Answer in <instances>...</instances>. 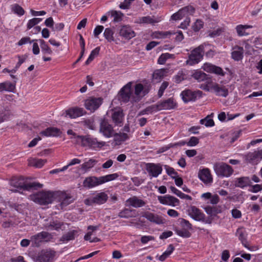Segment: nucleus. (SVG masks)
I'll return each instance as SVG.
<instances>
[{"instance_id": "f257e3e1", "label": "nucleus", "mask_w": 262, "mask_h": 262, "mask_svg": "<svg viewBox=\"0 0 262 262\" xmlns=\"http://www.w3.org/2000/svg\"><path fill=\"white\" fill-rule=\"evenodd\" d=\"M30 199L40 205L51 203L54 198V193L50 191H41L30 195Z\"/></svg>"}, {"instance_id": "f03ea898", "label": "nucleus", "mask_w": 262, "mask_h": 262, "mask_svg": "<svg viewBox=\"0 0 262 262\" xmlns=\"http://www.w3.org/2000/svg\"><path fill=\"white\" fill-rule=\"evenodd\" d=\"M77 143L82 147L91 148H100L105 145L104 142H99L96 138H92L90 135L77 136Z\"/></svg>"}, {"instance_id": "7ed1b4c3", "label": "nucleus", "mask_w": 262, "mask_h": 262, "mask_svg": "<svg viewBox=\"0 0 262 262\" xmlns=\"http://www.w3.org/2000/svg\"><path fill=\"white\" fill-rule=\"evenodd\" d=\"M24 179L21 178L13 177L12 178L10 182L11 186L17 188L23 189L24 190H29L31 189H37L41 188L43 186L42 184L38 182H32L27 184H25L23 182Z\"/></svg>"}, {"instance_id": "20e7f679", "label": "nucleus", "mask_w": 262, "mask_h": 262, "mask_svg": "<svg viewBox=\"0 0 262 262\" xmlns=\"http://www.w3.org/2000/svg\"><path fill=\"white\" fill-rule=\"evenodd\" d=\"M195 9L191 6H187L184 7L181 9L179 10L177 12L174 13L171 16V19L172 20H177L182 19L184 17H187L190 15H192L194 12ZM190 19L186 18L184 23H182L181 25H184L186 27L188 26L190 23Z\"/></svg>"}, {"instance_id": "39448f33", "label": "nucleus", "mask_w": 262, "mask_h": 262, "mask_svg": "<svg viewBox=\"0 0 262 262\" xmlns=\"http://www.w3.org/2000/svg\"><path fill=\"white\" fill-rule=\"evenodd\" d=\"M204 48V45H201L192 50L188 59L186 61V64L193 66L198 63L203 59Z\"/></svg>"}, {"instance_id": "423d86ee", "label": "nucleus", "mask_w": 262, "mask_h": 262, "mask_svg": "<svg viewBox=\"0 0 262 262\" xmlns=\"http://www.w3.org/2000/svg\"><path fill=\"white\" fill-rule=\"evenodd\" d=\"M213 168L216 174L221 177H228L233 172L232 167L223 162L215 163Z\"/></svg>"}, {"instance_id": "0eeeda50", "label": "nucleus", "mask_w": 262, "mask_h": 262, "mask_svg": "<svg viewBox=\"0 0 262 262\" xmlns=\"http://www.w3.org/2000/svg\"><path fill=\"white\" fill-rule=\"evenodd\" d=\"M52 238L53 236L51 233L46 231H42L31 236V241L33 246L38 247L41 243L44 242H49Z\"/></svg>"}, {"instance_id": "6e6552de", "label": "nucleus", "mask_w": 262, "mask_h": 262, "mask_svg": "<svg viewBox=\"0 0 262 262\" xmlns=\"http://www.w3.org/2000/svg\"><path fill=\"white\" fill-rule=\"evenodd\" d=\"M107 199V195L102 192L85 199L84 203L87 206H92L94 204L101 205L105 203Z\"/></svg>"}, {"instance_id": "1a4fd4ad", "label": "nucleus", "mask_w": 262, "mask_h": 262, "mask_svg": "<svg viewBox=\"0 0 262 262\" xmlns=\"http://www.w3.org/2000/svg\"><path fill=\"white\" fill-rule=\"evenodd\" d=\"M56 252L51 249L41 250L36 257L37 262H53Z\"/></svg>"}, {"instance_id": "9d476101", "label": "nucleus", "mask_w": 262, "mask_h": 262, "mask_svg": "<svg viewBox=\"0 0 262 262\" xmlns=\"http://www.w3.org/2000/svg\"><path fill=\"white\" fill-rule=\"evenodd\" d=\"M115 130L112 124L105 119H101L99 125V133L105 138H110L114 135Z\"/></svg>"}, {"instance_id": "9b49d317", "label": "nucleus", "mask_w": 262, "mask_h": 262, "mask_svg": "<svg viewBox=\"0 0 262 262\" xmlns=\"http://www.w3.org/2000/svg\"><path fill=\"white\" fill-rule=\"evenodd\" d=\"M131 85L132 83L129 82L125 86H124L120 91V99L122 101L124 102H127L130 99H133V101H137L139 100V98L137 99L135 98H132V93Z\"/></svg>"}, {"instance_id": "f8f14e48", "label": "nucleus", "mask_w": 262, "mask_h": 262, "mask_svg": "<svg viewBox=\"0 0 262 262\" xmlns=\"http://www.w3.org/2000/svg\"><path fill=\"white\" fill-rule=\"evenodd\" d=\"M181 96L183 101L187 103L189 101H195L198 97H201L202 92L201 91H192L190 90H185L182 92Z\"/></svg>"}, {"instance_id": "ddd939ff", "label": "nucleus", "mask_w": 262, "mask_h": 262, "mask_svg": "<svg viewBox=\"0 0 262 262\" xmlns=\"http://www.w3.org/2000/svg\"><path fill=\"white\" fill-rule=\"evenodd\" d=\"M58 196L59 205L61 209L73 203L76 199L73 194L66 192H60Z\"/></svg>"}, {"instance_id": "4468645a", "label": "nucleus", "mask_w": 262, "mask_h": 262, "mask_svg": "<svg viewBox=\"0 0 262 262\" xmlns=\"http://www.w3.org/2000/svg\"><path fill=\"white\" fill-rule=\"evenodd\" d=\"M102 102L103 99L100 97H92L85 100L84 105L87 110L94 112L99 107Z\"/></svg>"}, {"instance_id": "2eb2a0df", "label": "nucleus", "mask_w": 262, "mask_h": 262, "mask_svg": "<svg viewBox=\"0 0 262 262\" xmlns=\"http://www.w3.org/2000/svg\"><path fill=\"white\" fill-rule=\"evenodd\" d=\"M177 106V103L173 98H169L157 104L158 110L160 111L174 109Z\"/></svg>"}, {"instance_id": "dca6fc26", "label": "nucleus", "mask_w": 262, "mask_h": 262, "mask_svg": "<svg viewBox=\"0 0 262 262\" xmlns=\"http://www.w3.org/2000/svg\"><path fill=\"white\" fill-rule=\"evenodd\" d=\"M119 34L123 38L129 40L136 36V33L129 25L121 26L119 29Z\"/></svg>"}, {"instance_id": "f3484780", "label": "nucleus", "mask_w": 262, "mask_h": 262, "mask_svg": "<svg viewBox=\"0 0 262 262\" xmlns=\"http://www.w3.org/2000/svg\"><path fill=\"white\" fill-rule=\"evenodd\" d=\"M146 169L151 177H157L162 171L160 164L148 163L146 164Z\"/></svg>"}, {"instance_id": "a211bd4d", "label": "nucleus", "mask_w": 262, "mask_h": 262, "mask_svg": "<svg viewBox=\"0 0 262 262\" xmlns=\"http://www.w3.org/2000/svg\"><path fill=\"white\" fill-rule=\"evenodd\" d=\"M210 89L219 96L226 97L229 93L228 88L227 86L217 83H212L210 86Z\"/></svg>"}, {"instance_id": "6ab92c4d", "label": "nucleus", "mask_w": 262, "mask_h": 262, "mask_svg": "<svg viewBox=\"0 0 262 262\" xmlns=\"http://www.w3.org/2000/svg\"><path fill=\"white\" fill-rule=\"evenodd\" d=\"M202 68L208 73H214L222 76L225 75V72L221 67L216 66L210 63H204Z\"/></svg>"}, {"instance_id": "aec40b11", "label": "nucleus", "mask_w": 262, "mask_h": 262, "mask_svg": "<svg viewBox=\"0 0 262 262\" xmlns=\"http://www.w3.org/2000/svg\"><path fill=\"white\" fill-rule=\"evenodd\" d=\"M158 199L160 203L164 205L174 206L179 204V200L177 198L169 195L159 196Z\"/></svg>"}, {"instance_id": "412c9836", "label": "nucleus", "mask_w": 262, "mask_h": 262, "mask_svg": "<svg viewBox=\"0 0 262 262\" xmlns=\"http://www.w3.org/2000/svg\"><path fill=\"white\" fill-rule=\"evenodd\" d=\"M245 158L247 161L252 164H256L262 159V149L248 153Z\"/></svg>"}, {"instance_id": "4be33fe9", "label": "nucleus", "mask_w": 262, "mask_h": 262, "mask_svg": "<svg viewBox=\"0 0 262 262\" xmlns=\"http://www.w3.org/2000/svg\"><path fill=\"white\" fill-rule=\"evenodd\" d=\"M66 114V116H68L71 118H76L85 114L86 112L83 108L74 107L67 110Z\"/></svg>"}, {"instance_id": "5701e85b", "label": "nucleus", "mask_w": 262, "mask_h": 262, "mask_svg": "<svg viewBox=\"0 0 262 262\" xmlns=\"http://www.w3.org/2000/svg\"><path fill=\"white\" fill-rule=\"evenodd\" d=\"M124 115L121 110H115L112 114V119L115 126H121L123 125Z\"/></svg>"}, {"instance_id": "b1692460", "label": "nucleus", "mask_w": 262, "mask_h": 262, "mask_svg": "<svg viewBox=\"0 0 262 262\" xmlns=\"http://www.w3.org/2000/svg\"><path fill=\"white\" fill-rule=\"evenodd\" d=\"M100 181V177H89L85 178L83 181V184L84 187L91 188L102 184Z\"/></svg>"}, {"instance_id": "393cba45", "label": "nucleus", "mask_w": 262, "mask_h": 262, "mask_svg": "<svg viewBox=\"0 0 262 262\" xmlns=\"http://www.w3.org/2000/svg\"><path fill=\"white\" fill-rule=\"evenodd\" d=\"M142 216L149 221L157 224H162L164 223L162 217L149 212H145Z\"/></svg>"}, {"instance_id": "a878e982", "label": "nucleus", "mask_w": 262, "mask_h": 262, "mask_svg": "<svg viewBox=\"0 0 262 262\" xmlns=\"http://www.w3.org/2000/svg\"><path fill=\"white\" fill-rule=\"evenodd\" d=\"M126 202L128 204V206H132L134 208L141 207L146 204L145 201L136 196H133L128 199Z\"/></svg>"}, {"instance_id": "bb28decb", "label": "nucleus", "mask_w": 262, "mask_h": 262, "mask_svg": "<svg viewBox=\"0 0 262 262\" xmlns=\"http://www.w3.org/2000/svg\"><path fill=\"white\" fill-rule=\"evenodd\" d=\"M251 184L250 178L249 177H242L236 178L234 181V185L236 187L244 188L250 186Z\"/></svg>"}, {"instance_id": "cd10ccee", "label": "nucleus", "mask_w": 262, "mask_h": 262, "mask_svg": "<svg viewBox=\"0 0 262 262\" xmlns=\"http://www.w3.org/2000/svg\"><path fill=\"white\" fill-rule=\"evenodd\" d=\"M189 214L192 218L197 221L203 220L205 217V214L195 206L191 207Z\"/></svg>"}, {"instance_id": "c85d7f7f", "label": "nucleus", "mask_w": 262, "mask_h": 262, "mask_svg": "<svg viewBox=\"0 0 262 262\" xmlns=\"http://www.w3.org/2000/svg\"><path fill=\"white\" fill-rule=\"evenodd\" d=\"M233 51L231 53V57L235 61H239L243 58L244 49L243 47L235 46L232 48Z\"/></svg>"}, {"instance_id": "c756f323", "label": "nucleus", "mask_w": 262, "mask_h": 262, "mask_svg": "<svg viewBox=\"0 0 262 262\" xmlns=\"http://www.w3.org/2000/svg\"><path fill=\"white\" fill-rule=\"evenodd\" d=\"M199 178L204 183H208L212 181L210 170L208 168H204L199 172Z\"/></svg>"}, {"instance_id": "7c9ffc66", "label": "nucleus", "mask_w": 262, "mask_h": 262, "mask_svg": "<svg viewBox=\"0 0 262 262\" xmlns=\"http://www.w3.org/2000/svg\"><path fill=\"white\" fill-rule=\"evenodd\" d=\"M16 81H14V82L7 81L0 83V92H13L16 88Z\"/></svg>"}, {"instance_id": "2f4dec72", "label": "nucleus", "mask_w": 262, "mask_h": 262, "mask_svg": "<svg viewBox=\"0 0 262 262\" xmlns=\"http://www.w3.org/2000/svg\"><path fill=\"white\" fill-rule=\"evenodd\" d=\"M61 132L56 127H48L45 130L41 131L40 134L46 137H56L60 135Z\"/></svg>"}, {"instance_id": "473e14b6", "label": "nucleus", "mask_w": 262, "mask_h": 262, "mask_svg": "<svg viewBox=\"0 0 262 262\" xmlns=\"http://www.w3.org/2000/svg\"><path fill=\"white\" fill-rule=\"evenodd\" d=\"M63 223L58 221H52L44 225V228L47 230H58L63 226Z\"/></svg>"}, {"instance_id": "72a5a7b5", "label": "nucleus", "mask_w": 262, "mask_h": 262, "mask_svg": "<svg viewBox=\"0 0 262 262\" xmlns=\"http://www.w3.org/2000/svg\"><path fill=\"white\" fill-rule=\"evenodd\" d=\"M113 137H114V141L117 145H120L122 142L126 141L129 138L127 133L121 132L117 133L115 132Z\"/></svg>"}, {"instance_id": "f704fd0d", "label": "nucleus", "mask_w": 262, "mask_h": 262, "mask_svg": "<svg viewBox=\"0 0 262 262\" xmlns=\"http://www.w3.org/2000/svg\"><path fill=\"white\" fill-rule=\"evenodd\" d=\"M204 210L210 216H215L216 214L220 213L222 212V208L220 206H207L204 208Z\"/></svg>"}, {"instance_id": "c9c22d12", "label": "nucleus", "mask_w": 262, "mask_h": 262, "mask_svg": "<svg viewBox=\"0 0 262 262\" xmlns=\"http://www.w3.org/2000/svg\"><path fill=\"white\" fill-rule=\"evenodd\" d=\"M191 77L198 82H202L207 79L208 75L203 72L195 70L191 75Z\"/></svg>"}, {"instance_id": "e433bc0d", "label": "nucleus", "mask_w": 262, "mask_h": 262, "mask_svg": "<svg viewBox=\"0 0 262 262\" xmlns=\"http://www.w3.org/2000/svg\"><path fill=\"white\" fill-rule=\"evenodd\" d=\"M167 70L165 69L156 70L152 75L153 78L159 81L167 75Z\"/></svg>"}, {"instance_id": "4c0bfd02", "label": "nucleus", "mask_w": 262, "mask_h": 262, "mask_svg": "<svg viewBox=\"0 0 262 262\" xmlns=\"http://www.w3.org/2000/svg\"><path fill=\"white\" fill-rule=\"evenodd\" d=\"M77 233V230H72L68 232L66 234L63 235L60 238V241L63 242H67L68 241L73 240L75 239V235Z\"/></svg>"}, {"instance_id": "58836bf2", "label": "nucleus", "mask_w": 262, "mask_h": 262, "mask_svg": "<svg viewBox=\"0 0 262 262\" xmlns=\"http://www.w3.org/2000/svg\"><path fill=\"white\" fill-rule=\"evenodd\" d=\"M159 22L158 20L155 19L154 17L149 16H144L139 18L136 21L138 24H155Z\"/></svg>"}, {"instance_id": "ea45409f", "label": "nucleus", "mask_w": 262, "mask_h": 262, "mask_svg": "<svg viewBox=\"0 0 262 262\" xmlns=\"http://www.w3.org/2000/svg\"><path fill=\"white\" fill-rule=\"evenodd\" d=\"M251 28H252V26L250 25H239L236 27L235 29L238 35L239 36H246L249 34V33L246 32L245 30L247 29Z\"/></svg>"}, {"instance_id": "a19ab883", "label": "nucleus", "mask_w": 262, "mask_h": 262, "mask_svg": "<svg viewBox=\"0 0 262 262\" xmlns=\"http://www.w3.org/2000/svg\"><path fill=\"white\" fill-rule=\"evenodd\" d=\"M97 161L94 159H90L88 161L81 165V168L84 172L87 171L90 168L93 167L96 164Z\"/></svg>"}, {"instance_id": "79ce46f5", "label": "nucleus", "mask_w": 262, "mask_h": 262, "mask_svg": "<svg viewBox=\"0 0 262 262\" xmlns=\"http://www.w3.org/2000/svg\"><path fill=\"white\" fill-rule=\"evenodd\" d=\"M46 162V160L34 159L29 161V164L30 166L41 168Z\"/></svg>"}, {"instance_id": "37998d69", "label": "nucleus", "mask_w": 262, "mask_h": 262, "mask_svg": "<svg viewBox=\"0 0 262 262\" xmlns=\"http://www.w3.org/2000/svg\"><path fill=\"white\" fill-rule=\"evenodd\" d=\"M110 13L114 22H119L122 20L124 14L121 12L112 10Z\"/></svg>"}, {"instance_id": "c03bdc74", "label": "nucleus", "mask_w": 262, "mask_h": 262, "mask_svg": "<svg viewBox=\"0 0 262 262\" xmlns=\"http://www.w3.org/2000/svg\"><path fill=\"white\" fill-rule=\"evenodd\" d=\"M39 41L40 42V47L43 53L47 54H51L52 53L51 49L49 47V46L46 43L44 40L39 39Z\"/></svg>"}, {"instance_id": "a18cd8bd", "label": "nucleus", "mask_w": 262, "mask_h": 262, "mask_svg": "<svg viewBox=\"0 0 262 262\" xmlns=\"http://www.w3.org/2000/svg\"><path fill=\"white\" fill-rule=\"evenodd\" d=\"M118 177L119 175L117 173H113L105 176L100 177V182L102 183V184H103L110 181L114 180Z\"/></svg>"}, {"instance_id": "49530a36", "label": "nucleus", "mask_w": 262, "mask_h": 262, "mask_svg": "<svg viewBox=\"0 0 262 262\" xmlns=\"http://www.w3.org/2000/svg\"><path fill=\"white\" fill-rule=\"evenodd\" d=\"M172 33L169 31L162 32L157 31L155 32L152 34L153 38H165L168 36L170 35Z\"/></svg>"}, {"instance_id": "de8ad7c7", "label": "nucleus", "mask_w": 262, "mask_h": 262, "mask_svg": "<svg viewBox=\"0 0 262 262\" xmlns=\"http://www.w3.org/2000/svg\"><path fill=\"white\" fill-rule=\"evenodd\" d=\"M103 35L108 41L112 42L114 40V32L111 28H106Z\"/></svg>"}, {"instance_id": "09e8293b", "label": "nucleus", "mask_w": 262, "mask_h": 262, "mask_svg": "<svg viewBox=\"0 0 262 262\" xmlns=\"http://www.w3.org/2000/svg\"><path fill=\"white\" fill-rule=\"evenodd\" d=\"M100 50V47H97L91 52L88 59L85 61V64L88 65L99 54Z\"/></svg>"}, {"instance_id": "8fccbe9b", "label": "nucleus", "mask_w": 262, "mask_h": 262, "mask_svg": "<svg viewBox=\"0 0 262 262\" xmlns=\"http://www.w3.org/2000/svg\"><path fill=\"white\" fill-rule=\"evenodd\" d=\"M12 11L18 15H23L25 13L24 9L18 4L14 5L12 7Z\"/></svg>"}, {"instance_id": "3c124183", "label": "nucleus", "mask_w": 262, "mask_h": 262, "mask_svg": "<svg viewBox=\"0 0 262 262\" xmlns=\"http://www.w3.org/2000/svg\"><path fill=\"white\" fill-rule=\"evenodd\" d=\"M201 124L205 125L206 127H211L214 125V122L213 119L209 118L208 116L205 118L200 120Z\"/></svg>"}, {"instance_id": "603ef678", "label": "nucleus", "mask_w": 262, "mask_h": 262, "mask_svg": "<svg viewBox=\"0 0 262 262\" xmlns=\"http://www.w3.org/2000/svg\"><path fill=\"white\" fill-rule=\"evenodd\" d=\"M176 232L179 236L184 238L189 237L191 235V233L188 230L185 229H176Z\"/></svg>"}, {"instance_id": "864d4df0", "label": "nucleus", "mask_w": 262, "mask_h": 262, "mask_svg": "<svg viewBox=\"0 0 262 262\" xmlns=\"http://www.w3.org/2000/svg\"><path fill=\"white\" fill-rule=\"evenodd\" d=\"M172 55L169 53L162 54L159 58L158 60V63L160 64H164L167 59L170 58Z\"/></svg>"}, {"instance_id": "5fc2aeb1", "label": "nucleus", "mask_w": 262, "mask_h": 262, "mask_svg": "<svg viewBox=\"0 0 262 262\" xmlns=\"http://www.w3.org/2000/svg\"><path fill=\"white\" fill-rule=\"evenodd\" d=\"M41 20L40 18H33L29 20L27 24V29H30L36 25L38 24Z\"/></svg>"}, {"instance_id": "6e6d98bb", "label": "nucleus", "mask_w": 262, "mask_h": 262, "mask_svg": "<svg viewBox=\"0 0 262 262\" xmlns=\"http://www.w3.org/2000/svg\"><path fill=\"white\" fill-rule=\"evenodd\" d=\"M131 210L125 208L119 213L118 216L121 218H128L131 217Z\"/></svg>"}, {"instance_id": "4d7b16f0", "label": "nucleus", "mask_w": 262, "mask_h": 262, "mask_svg": "<svg viewBox=\"0 0 262 262\" xmlns=\"http://www.w3.org/2000/svg\"><path fill=\"white\" fill-rule=\"evenodd\" d=\"M180 223L181 226L183 228V229H187V230L191 229L192 228L191 224L189 222V221L184 219H180Z\"/></svg>"}, {"instance_id": "13d9d810", "label": "nucleus", "mask_w": 262, "mask_h": 262, "mask_svg": "<svg viewBox=\"0 0 262 262\" xmlns=\"http://www.w3.org/2000/svg\"><path fill=\"white\" fill-rule=\"evenodd\" d=\"M165 167L167 174L170 176L173 179L178 177V173L175 171L173 168L167 165H165Z\"/></svg>"}, {"instance_id": "bf43d9fd", "label": "nucleus", "mask_w": 262, "mask_h": 262, "mask_svg": "<svg viewBox=\"0 0 262 262\" xmlns=\"http://www.w3.org/2000/svg\"><path fill=\"white\" fill-rule=\"evenodd\" d=\"M168 85L169 83L167 81H164L162 83L158 93V96L159 98H161L163 96L165 90L167 88Z\"/></svg>"}, {"instance_id": "052dcab7", "label": "nucleus", "mask_w": 262, "mask_h": 262, "mask_svg": "<svg viewBox=\"0 0 262 262\" xmlns=\"http://www.w3.org/2000/svg\"><path fill=\"white\" fill-rule=\"evenodd\" d=\"M203 27V22L201 20L197 19L193 26V30L195 32L199 31Z\"/></svg>"}, {"instance_id": "680f3d73", "label": "nucleus", "mask_w": 262, "mask_h": 262, "mask_svg": "<svg viewBox=\"0 0 262 262\" xmlns=\"http://www.w3.org/2000/svg\"><path fill=\"white\" fill-rule=\"evenodd\" d=\"M199 143V139L196 137H191L189 141L187 142L188 146H194Z\"/></svg>"}, {"instance_id": "e2e57ef3", "label": "nucleus", "mask_w": 262, "mask_h": 262, "mask_svg": "<svg viewBox=\"0 0 262 262\" xmlns=\"http://www.w3.org/2000/svg\"><path fill=\"white\" fill-rule=\"evenodd\" d=\"M185 75L182 71H179L178 74L174 76L175 82L179 83L184 79Z\"/></svg>"}, {"instance_id": "0e129e2a", "label": "nucleus", "mask_w": 262, "mask_h": 262, "mask_svg": "<svg viewBox=\"0 0 262 262\" xmlns=\"http://www.w3.org/2000/svg\"><path fill=\"white\" fill-rule=\"evenodd\" d=\"M35 40H30V38L29 37H25L20 39L19 41L18 42L17 45L19 46H22L23 45H25L28 42H29L30 43H31L33 42Z\"/></svg>"}, {"instance_id": "69168bd1", "label": "nucleus", "mask_w": 262, "mask_h": 262, "mask_svg": "<svg viewBox=\"0 0 262 262\" xmlns=\"http://www.w3.org/2000/svg\"><path fill=\"white\" fill-rule=\"evenodd\" d=\"M134 0H125L119 5V7L122 9H128L132 2Z\"/></svg>"}, {"instance_id": "338daca9", "label": "nucleus", "mask_w": 262, "mask_h": 262, "mask_svg": "<svg viewBox=\"0 0 262 262\" xmlns=\"http://www.w3.org/2000/svg\"><path fill=\"white\" fill-rule=\"evenodd\" d=\"M143 85L141 84H137L135 88V94L137 96H138L141 94V92L143 90Z\"/></svg>"}, {"instance_id": "774afa93", "label": "nucleus", "mask_w": 262, "mask_h": 262, "mask_svg": "<svg viewBox=\"0 0 262 262\" xmlns=\"http://www.w3.org/2000/svg\"><path fill=\"white\" fill-rule=\"evenodd\" d=\"M262 190V185L259 184H256L254 185H252L251 186V188L250 189H249V191L253 192V193H256Z\"/></svg>"}]
</instances>
